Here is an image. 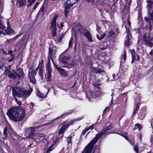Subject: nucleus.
Segmentation results:
<instances>
[{
  "label": "nucleus",
  "mask_w": 153,
  "mask_h": 153,
  "mask_svg": "<svg viewBox=\"0 0 153 153\" xmlns=\"http://www.w3.org/2000/svg\"><path fill=\"white\" fill-rule=\"evenodd\" d=\"M53 64L54 66L55 67V68L58 71V72L61 75L65 76H67V72L65 70L59 67H58L57 66L56 64H55L54 62H53Z\"/></svg>",
  "instance_id": "nucleus-15"
},
{
  "label": "nucleus",
  "mask_w": 153,
  "mask_h": 153,
  "mask_svg": "<svg viewBox=\"0 0 153 153\" xmlns=\"http://www.w3.org/2000/svg\"><path fill=\"white\" fill-rule=\"evenodd\" d=\"M126 51L124 50L123 51V54L122 55V57L124 59L125 61L126 60Z\"/></svg>",
  "instance_id": "nucleus-34"
},
{
  "label": "nucleus",
  "mask_w": 153,
  "mask_h": 153,
  "mask_svg": "<svg viewBox=\"0 0 153 153\" xmlns=\"http://www.w3.org/2000/svg\"><path fill=\"white\" fill-rule=\"evenodd\" d=\"M78 0H67L65 4V9L64 14L65 17H67L68 9L71 7L72 5L76 3Z\"/></svg>",
  "instance_id": "nucleus-10"
},
{
  "label": "nucleus",
  "mask_w": 153,
  "mask_h": 153,
  "mask_svg": "<svg viewBox=\"0 0 153 153\" xmlns=\"http://www.w3.org/2000/svg\"><path fill=\"white\" fill-rule=\"evenodd\" d=\"M128 23L130 27H131V22L129 20H128Z\"/></svg>",
  "instance_id": "nucleus-57"
},
{
  "label": "nucleus",
  "mask_w": 153,
  "mask_h": 153,
  "mask_svg": "<svg viewBox=\"0 0 153 153\" xmlns=\"http://www.w3.org/2000/svg\"><path fill=\"white\" fill-rule=\"evenodd\" d=\"M61 62L63 64H67L68 63V62H67V61L64 60L63 58L61 60Z\"/></svg>",
  "instance_id": "nucleus-47"
},
{
  "label": "nucleus",
  "mask_w": 153,
  "mask_h": 153,
  "mask_svg": "<svg viewBox=\"0 0 153 153\" xmlns=\"http://www.w3.org/2000/svg\"><path fill=\"white\" fill-rule=\"evenodd\" d=\"M86 131H85V130H84L82 132V134H81V136H84L85 134V133H86Z\"/></svg>",
  "instance_id": "nucleus-53"
},
{
  "label": "nucleus",
  "mask_w": 153,
  "mask_h": 153,
  "mask_svg": "<svg viewBox=\"0 0 153 153\" xmlns=\"http://www.w3.org/2000/svg\"><path fill=\"white\" fill-rule=\"evenodd\" d=\"M17 73L14 72L11 73L10 71V68H6L5 72L4 74H8L9 78L13 79L14 84L17 85L20 83L21 78H23L24 76V73L22 69L20 68L18 69Z\"/></svg>",
  "instance_id": "nucleus-3"
},
{
  "label": "nucleus",
  "mask_w": 153,
  "mask_h": 153,
  "mask_svg": "<svg viewBox=\"0 0 153 153\" xmlns=\"http://www.w3.org/2000/svg\"><path fill=\"white\" fill-rule=\"evenodd\" d=\"M36 0H28V1L29 3V5H31Z\"/></svg>",
  "instance_id": "nucleus-40"
},
{
  "label": "nucleus",
  "mask_w": 153,
  "mask_h": 153,
  "mask_svg": "<svg viewBox=\"0 0 153 153\" xmlns=\"http://www.w3.org/2000/svg\"><path fill=\"white\" fill-rule=\"evenodd\" d=\"M131 38L127 39L125 40V44L127 46H129L130 45V39Z\"/></svg>",
  "instance_id": "nucleus-31"
},
{
  "label": "nucleus",
  "mask_w": 153,
  "mask_h": 153,
  "mask_svg": "<svg viewBox=\"0 0 153 153\" xmlns=\"http://www.w3.org/2000/svg\"><path fill=\"white\" fill-rule=\"evenodd\" d=\"M38 126L37 127H30L29 128H28L27 130V131L29 132V133H30L29 134V136L30 137H33V134H34V133L36 129L38 128H39L41 126Z\"/></svg>",
  "instance_id": "nucleus-16"
},
{
  "label": "nucleus",
  "mask_w": 153,
  "mask_h": 153,
  "mask_svg": "<svg viewBox=\"0 0 153 153\" xmlns=\"http://www.w3.org/2000/svg\"><path fill=\"white\" fill-rule=\"evenodd\" d=\"M13 0H12L13 1ZM16 4L18 6L21 7L25 5L26 4V1L25 0H16Z\"/></svg>",
  "instance_id": "nucleus-20"
},
{
  "label": "nucleus",
  "mask_w": 153,
  "mask_h": 153,
  "mask_svg": "<svg viewBox=\"0 0 153 153\" xmlns=\"http://www.w3.org/2000/svg\"><path fill=\"white\" fill-rule=\"evenodd\" d=\"M82 118H76L74 120H71L67 124L65 122L64 123L62 124V126L61 128L59 130L58 134L59 135L63 134L65 131L66 129L69 126L73 124L74 122L79 120H81Z\"/></svg>",
  "instance_id": "nucleus-8"
},
{
  "label": "nucleus",
  "mask_w": 153,
  "mask_h": 153,
  "mask_svg": "<svg viewBox=\"0 0 153 153\" xmlns=\"http://www.w3.org/2000/svg\"><path fill=\"white\" fill-rule=\"evenodd\" d=\"M94 125H92L88 127L89 130L91 129L92 130L93 129Z\"/></svg>",
  "instance_id": "nucleus-51"
},
{
  "label": "nucleus",
  "mask_w": 153,
  "mask_h": 153,
  "mask_svg": "<svg viewBox=\"0 0 153 153\" xmlns=\"http://www.w3.org/2000/svg\"><path fill=\"white\" fill-rule=\"evenodd\" d=\"M147 14L151 20V21H149V29H151L152 25H153V9L148 10Z\"/></svg>",
  "instance_id": "nucleus-13"
},
{
  "label": "nucleus",
  "mask_w": 153,
  "mask_h": 153,
  "mask_svg": "<svg viewBox=\"0 0 153 153\" xmlns=\"http://www.w3.org/2000/svg\"><path fill=\"white\" fill-rule=\"evenodd\" d=\"M64 34L62 33L61 35L57 38V39H56V42H60L64 37Z\"/></svg>",
  "instance_id": "nucleus-26"
},
{
  "label": "nucleus",
  "mask_w": 153,
  "mask_h": 153,
  "mask_svg": "<svg viewBox=\"0 0 153 153\" xmlns=\"http://www.w3.org/2000/svg\"><path fill=\"white\" fill-rule=\"evenodd\" d=\"M104 93L100 91H97L93 93L92 96L93 97L97 98V97H100L103 95Z\"/></svg>",
  "instance_id": "nucleus-18"
},
{
  "label": "nucleus",
  "mask_w": 153,
  "mask_h": 153,
  "mask_svg": "<svg viewBox=\"0 0 153 153\" xmlns=\"http://www.w3.org/2000/svg\"><path fill=\"white\" fill-rule=\"evenodd\" d=\"M58 16L57 15L55 14L53 16L50 23L51 25L50 27V30H51V34L52 36L53 37H55L56 35V33L57 30L56 20Z\"/></svg>",
  "instance_id": "nucleus-7"
},
{
  "label": "nucleus",
  "mask_w": 153,
  "mask_h": 153,
  "mask_svg": "<svg viewBox=\"0 0 153 153\" xmlns=\"http://www.w3.org/2000/svg\"><path fill=\"white\" fill-rule=\"evenodd\" d=\"M97 39H98L100 40V38L99 37V36H98V34H97Z\"/></svg>",
  "instance_id": "nucleus-64"
},
{
  "label": "nucleus",
  "mask_w": 153,
  "mask_h": 153,
  "mask_svg": "<svg viewBox=\"0 0 153 153\" xmlns=\"http://www.w3.org/2000/svg\"><path fill=\"white\" fill-rule=\"evenodd\" d=\"M71 62L69 63L71 65H74L76 64L75 61L74 60L71 59Z\"/></svg>",
  "instance_id": "nucleus-39"
},
{
  "label": "nucleus",
  "mask_w": 153,
  "mask_h": 153,
  "mask_svg": "<svg viewBox=\"0 0 153 153\" xmlns=\"http://www.w3.org/2000/svg\"><path fill=\"white\" fill-rule=\"evenodd\" d=\"M10 119L15 122L21 120L25 114V109L22 107H14L9 109L7 113Z\"/></svg>",
  "instance_id": "nucleus-1"
},
{
  "label": "nucleus",
  "mask_w": 153,
  "mask_h": 153,
  "mask_svg": "<svg viewBox=\"0 0 153 153\" xmlns=\"http://www.w3.org/2000/svg\"><path fill=\"white\" fill-rule=\"evenodd\" d=\"M0 52L1 53L3 54H7V53H6L5 51L4 50V49L2 48H1L0 50Z\"/></svg>",
  "instance_id": "nucleus-41"
},
{
  "label": "nucleus",
  "mask_w": 153,
  "mask_h": 153,
  "mask_svg": "<svg viewBox=\"0 0 153 153\" xmlns=\"http://www.w3.org/2000/svg\"><path fill=\"white\" fill-rule=\"evenodd\" d=\"M1 18L0 17V28L2 29H3L4 28L5 26L3 24L1 23Z\"/></svg>",
  "instance_id": "nucleus-33"
},
{
  "label": "nucleus",
  "mask_w": 153,
  "mask_h": 153,
  "mask_svg": "<svg viewBox=\"0 0 153 153\" xmlns=\"http://www.w3.org/2000/svg\"><path fill=\"white\" fill-rule=\"evenodd\" d=\"M32 138L35 140L36 142L39 143L42 140L45 139V136L42 133H36L33 135Z\"/></svg>",
  "instance_id": "nucleus-11"
},
{
  "label": "nucleus",
  "mask_w": 153,
  "mask_h": 153,
  "mask_svg": "<svg viewBox=\"0 0 153 153\" xmlns=\"http://www.w3.org/2000/svg\"><path fill=\"white\" fill-rule=\"evenodd\" d=\"M105 34H104L102 35H101V37L100 38V40H101L103 38H104L105 36Z\"/></svg>",
  "instance_id": "nucleus-49"
},
{
  "label": "nucleus",
  "mask_w": 153,
  "mask_h": 153,
  "mask_svg": "<svg viewBox=\"0 0 153 153\" xmlns=\"http://www.w3.org/2000/svg\"><path fill=\"white\" fill-rule=\"evenodd\" d=\"M39 75L40 76L41 79L42 80L43 79V70L42 68L41 67H39Z\"/></svg>",
  "instance_id": "nucleus-25"
},
{
  "label": "nucleus",
  "mask_w": 153,
  "mask_h": 153,
  "mask_svg": "<svg viewBox=\"0 0 153 153\" xmlns=\"http://www.w3.org/2000/svg\"><path fill=\"white\" fill-rule=\"evenodd\" d=\"M139 118L140 120H142L145 116V114L141 112L139 113L138 114Z\"/></svg>",
  "instance_id": "nucleus-27"
},
{
  "label": "nucleus",
  "mask_w": 153,
  "mask_h": 153,
  "mask_svg": "<svg viewBox=\"0 0 153 153\" xmlns=\"http://www.w3.org/2000/svg\"><path fill=\"white\" fill-rule=\"evenodd\" d=\"M13 53V51L12 50H10L8 51V53L9 54H11Z\"/></svg>",
  "instance_id": "nucleus-59"
},
{
  "label": "nucleus",
  "mask_w": 153,
  "mask_h": 153,
  "mask_svg": "<svg viewBox=\"0 0 153 153\" xmlns=\"http://www.w3.org/2000/svg\"><path fill=\"white\" fill-rule=\"evenodd\" d=\"M77 28L78 30L86 37L88 41L91 42L93 41L91 34L88 30L80 24H78Z\"/></svg>",
  "instance_id": "nucleus-5"
},
{
  "label": "nucleus",
  "mask_w": 153,
  "mask_h": 153,
  "mask_svg": "<svg viewBox=\"0 0 153 153\" xmlns=\"http://www.w3.org/2000/svg\"><path fill=\"white\" fill-rule=\"evenodd\" d=\"M88 2H91L96 5H102V3H106L105 1H102V0H85Z\"/></svg>",
  "instance_id": "nucleus-17"
},
{
  "label": "nucleus",
  "mask_w": 153,
  "mask_h": 153,
  "mask_svg": "<svg viewBox=\"0 0 153 153\" xmlns=\"http://www.w3.org/2000/svg\"><path fill=\"white\" fill-rule=\"evenodd\" d=\"M7 131V128L6 127H5L4 129V131L3 134L5 135L6 134V133Z\"/></svg>",
  "instance_id": "nucleus-50"
},
{
  "label": "nucleus",
  "mask_w": 153,
  "mask_h": 153,
  "mask_svg": "<svg viewBox=\"0 0 153 153\" xmlns=\"http://www.w3.org/2000/svg\"><path fill=\"white\" fill-rule=\"evenodd\" d=\"M37 95L39 97L41 98H45L46 97V95H44L42 93L38 91L37 92Z\"/></svg>",
  "instance_id": "nucleus-29"
},
{
  "label": "nucleus",
  "mask_w": 153,
  "mask_h": 153,
  "mask_svg": "<svg viewBox=\"0 0 153 153\" xmlns=\"http://www.w3.org/2000/svg\"><path fill=\"white\" fill-rule=\"evenodd\" d=\"M3 7V0H0V9L2 10Z\"/></svg>",
  "instance_id": "nucleus-36"
},
{
  "label": "nucleus",
  "mask_w": 153,
  "mask_h": 153,
  "mask_svg": "<svg viewBox=\"0 0 153 153\" xmlns=\"http://www.w3.org/2000/svg\"><path fill=\"white\" fill-rule=\"evenodd\" d=\"M36 75V72L34 70H33L31 72H28V76L30 78V82L33 84L36 83V79L35 76Z\"/></svg>",
  "instance_id": "nucleus-14"
},
{
  "label": "nucleus",
  "mask_w": 153,
  "mask_h": 153,
  "mask_svg": "<svg viewBox=\"0 0 153 153\" xmlns=\"http://www.w3.org/2000/svg\"><path fill=\"white\" fill-rule=\"evenodd\" d=\"M72 137L71 136H70L67 137V143L68 144L71 143V138Z\"/></svg>",
  "instance_id": "nucleus-35"
},
{
  "label": "nucleus",
  "mask_w": 153,
  "mask_h": 153,
  "mask_svg": "<svg viewBox=\"0 0 153 153\" xmlns=\"http://www.w3.org/2000/svg\"><path fill=\"white\" fill-rule=\"evenodd\" d=\"M14 59V56L13 55V57H12V59H9V62H11V61H12V60L13 59Z\"/></svg>",
  "instance_id": "nucleus-56"
},
{
  "label": "nucleus",
  "mask_w": 153,
  "mask_h": 153,
  "mask_svg": "<svg viewBox=\"0 0 153 153\" xmlns=\"http://www.w3.org/2000/svg\"><path fill=\"white\" fill-rule=\"evenodd\" d=\"M51 88H49L48 90V92H47V93L46 94V95L48 94V93L49 92V91H50L51 89Z\"/></svg>",
  "instance_id": "nucleus-62"
},
{
  "label": "nucleus",
  "mask_w": 153,
  "mask_h": 153,
  "mask_svg": "<svg viewBox=\"0 0 153 153\" xmlns=\"http://www.w3.org/2000/svg\"><path fill=\"white\" fill-rule=\"evenodd\" d=\"M63 26V25L61 23L60 25V27L62 28Z\"/></svg>",
  "instance_id": "nucleus-63"
},
{
  "label": "nucleus",
  "mask_w": 153,
  "mask_h": 153,
  "mask_svg": "<svg viewBox=\"0 0 153 153\" xmlns=\"http://www.w3.org/2000/svg\"><path fill=\"white\" fill-rule=\"evenodd\" d=\"M126 33L127 34L126 38H131V35L130 33V30L129 29L128 27L127 28L126 27Z\"/></svg>",
  "instance_id": "nucleus-23"
},
{
  "label": "nucleus",
  "mask_w": 153,
  "mask_h": 153,
  "mask_svg": "<svg viewBox=\"0 0 153 153\" xmlns=\"http://www.w3.org/2000/svg\"><path fill=\"white\" fill-rule=\"evenodd\" d=\"M63 59L65 60L68 61L70 59V58L69 56H64L63 57Z\"/></svg>",
  "instance_id": "nucleus-46"
},
{
  "label": "nucleus",
  "mask_w": 153,
  "mask_h": 153,
  "mask_svg": "<svg viewBox=\"0 0 153 153\" xmlns=\"http://www.w3.org/2000/svg\"><path fill=\"white\" fill-rule=\"evenodd\" d=\"M39 2H37L35 4V5L34 6V7H33V9L34 10H35L36 9V8L37 7V6L39 5Z\"/></svg>",
  "instance_id": "nucleus-45"
},
{
  "label": "nucleus",
  "mask_w": 153,
  "mask_h": 153,
  "mask_svg": "<svg viewBox=\"0 0 153 153\" xmlns=\"http://www.w3.org/2000/svg\"><path fill=\"white\" fill-rule=\"evenodd\" d=\"M153 50H152L150 52L149 54L151 55H152L153 54Z\"/></svg>",
  "instance_id": "nucleus-60"
},
{
  "label": "nucleus",
  "mask_w": 153,
  "mask_h": 153,
  "mask_svg": "<svg viewBox=\"0 0 153 153\" xmlns=\"http://www.w3.org/2000/svg\"><path fill=\"white\" fill-rule=\"evenodd\" d=\"M73 41V38H71V39H70L69 42V44H68L69 47H71V46L72 45V42Z\"/></svg>",
  "instance_id": "nucleus-38"
},
{
  "label": "nucleus",
  "mask_w": 153,
  "mask_h": 153,
  "mask_svg": "<svg viewBox=\"0 0 153 153\" xmlns=\"http://www.w3.org/2000/svg\"><path fill=\"white\" fill-rule=\"evenodd\" d=\"M56 50H53L51 48H49L48 62L46 65V80L48 82H50L51 81L52 72V70L50 64L51 59L53 63V62H54L53 60V58L56 57L55 56L56 54Z\"/></svg>",
  "instance_id": "nucleus-2"
},
{
  "label": "nucleus",
  "mask_w": 153,
  "mask_h": 153,
  "mask_svg": "<svg viewBox=\"0 0 153 153\" xmlns=\"http://www.w3.org/2000/svg\"><path fill=\"white\" fill-rule=\"evenodd\" d=\"M12 40V39H7V41L9 43L11 42Z\"/></svg>",
  "instance_id": "nucleus-61"
},
{
  "label": "nucleus",
  "mask_w": 153,
  "mask_h": 153,
  "mask_svg": "<svg viewBox=\"0 0 153 153\" xmlns=\"http://www.w3.org/2000/svg\"><path fill=\"white\" fill-rule=\"evenodd\" d=\"M138 128V130L140 131L142 128V126L141 125H140L139 123H137L135 126L134 130L136 129L137 128Z\"/></svg>",
  "instance_id": "nucleus-28"
},
{
  "label": "nucleus",
  "mask_w": 153,
  "mask_h": 153,
  "mask_svg": "<svg viewBox=\"0 0 153 153\" xmlns=\"http://www.w3.org/2000/svg\"><path fill=\"white\" fill-rule=\"evenodd\" d=\"M100 28L99 26H97V30L98 32V30H100Z\"/></svg>",
  "instance_id": "nucleus-55"
},
{
  "label": "nucleus",
  "mask_w": 153,
  "mask_h": 153,
  "mask_svg": "<svg viewBox=\"0 0 153 153\" xmlns=\"http://www.w3.org/2000/svg\"><path fill=\"white\" fill-rule=\"evenodd\" d=\"M140 105V103H138L137 104L135 105V109H134L133 113V116H134L137 113V111L138 110L139 107Z\"/></svg>",
  "instance_id": "nucleus-22"
},
{
  "label": "nucleus",
  "mask_w": 153,
  "mask_h": 153,
  "mask_svg": "<svg viewBox=\"0 0 153 153\" xmlns=\"http://www.w3.org/2000/svg\"><path fill=\"white\" fill-rule=\"evenodd\" d=\"M63 115H64V114H62L60 116H59V117L56 118V119H54L53 121H51V122L54 121V120H56L58 119H59V118H60Z\"/></svg>",
  "instance_id": "nucleus-52"
},
{
  "label": "nucleus",
  "mask_w": 153,
  "mask_h": 153,
  "mask_svg": "<svg viewBox=\"0 0 153 153\" xmlns=\"http://www.w3.org/2000/svg\"><path fill=\"white\" fill-rule=\"evenodd\" d=\"M94 143H92L90 142L85 147L84 150L82 151V153H91L93 147L94 145ZM92 153H95V151L94 150Z\"/></svg>",
  "instance_id": "nucleus-12"
},
{
  "label": "nucleus",
  "mask_w": 153,
  "mask_h": 153,
  "mask_svg": "<svg viewBox=\"0 0 153 153\" xmlns=\"http://www.w3.org/2000/svg\"><path fill=\"white\" fill-rule=\"evenodd\" d=\"M106 128L104 129L103 130L101 131L100 133L97 134L94 139L91 140L90 142L92 143H94V144L96 143L98 140L100 139L103 135L107 133V131L111 129L112 128V124L108 123H107L105 125Z\"/></svg>",
  "instance_id": "nucleus-6"
},
{
  "label": "nucleus",
  "mask_w": 153,
  "mask_h": 153,
  "mask_svg": "<svg viewBox=\"0 0 153 153\" xmlns=\"http://www.w3.org/2000/svg\"><path fill=\"white\" fill-rule=\"evenodd\" d=\"M149 38H147L146 34H144L143 36V40L145 42V44L149 47H152L153 45V43L151 42L152 39H153V31H152V29H149Z\"/></svg>",
  "instance_id": "nucleus-9"
},
{
  "label": "nucleus",
  "mask_w": 153,
  "mask_h": 153,
  "mask_svg": "<svg viewBox=\"0 0 153 153\" xmlns=\"http://www.w3.org/2000/svg\"><path fill=\"white\" fill-rule=\"evenodd\" d=\"M95 73L101 74L102 73H105L104 71L102 69H100L99 68H97L95 69Z\"/></svg>",
  "instance_id": "nucleus-24"
},
{
  "label": "nucleus",
  "mask_w": 153,
  "mask_h": 153,
  "mask_svg": "<svg viewBox=\"0 0 153 153\" xmlns=\"http://www.w3.org/2000/svg\"><path fill=\"white\" fill-rule=\"evenodd\" d=\"M17 102V103L19 105H21L22 104L21 102L20 101H18V100H17V101H16Z\"/></svg>",
  "instance_id": "nucleus-54"
},
{
  "label": "nucleus",
  "mask_w": 153,
  "mask_h": 153,
  "mask_svg": "<svg viewBox=\"0 0 153 153\" xmlns=\"http://www.w3.org/2000/svg\"><path fill=\"white\" fill-rule=\"evenodd\" d=\"M146 2L147 3L146 8L148 10L152 9L153 1H152V0H148L146 1Z\"/></svg>",
  "instance_id": "nucleus-19"
},
{
  "label": "nucleus",
  "mask_w": 153,
  "mask_h": 153,
  "mask_svg": "<svg viewBox=\"0 0 153 153\" xmlns=\"http://www.w3.org/2000/svg\"><path fill=\"white\" fill-rule=\"evenodd\" d=\"M32 91V89L27 91L22 88L14 87L12 89V94L15 100L17 101V99L16 97L25 98L29 96Z\"/></svg>",
  "instance_id": "nucleus-4"
},
{
  "label": "nucleus",
  "mask_w": 153,
  "mask_h": 153,
  "mask_svg": "<svg viewBox=\"0 0 153 153\" xmlns=\"http://www.w3.org/2000/svg\"><path fill=\"white\" fill-rule=\"evenodd\" d=\"M44 8L43 6H42L40 9L38 13H43L44 12Z\"/></svg>",
  "instance_id": "nucleus-42"
},
{
  "label": "nucleus",
  "mask_w": 153,
  "mask_h": 153,
  "mask_svg": "<svg viewBox=\"0 0 153 153\" xmlns=\"http://www.w3.org/2000/svg\"><path fill=\"white\" fill-rule=\"evenodd\" d=\"M145 20V21L149 23V21H151L150 19H149V18L147 17H145L144 18Z\"/></svg>",
  "instance_id": "nucleus-48"
},
{
  "label": "nucleus",
  "mask_w": 153,
  "mask_h": 153,
  "mask_svg": "<svg viewBox=\"0 0 153 153\" xmlns=\"http://www.w3.org/2000/svg\"><path fill=\"white\" fill-rule=\"evenodd\" d=\"M23 33V31H21L19 33L17 34L16 36L13 38V39H16L18 38L19 37H20L21 36Z\"/></svg>",
  "instance_id": "nucleus-32"
},
{
  "label": "nucleus",
  "mask_w": 153,
  "mask_h": 153,
  "mask_svg": "<svg viewBox=\"0 0 153 153\" xmlns=\"http://www.w3.org/2000/svg\"><path fill=\"white\" fill-rule=\"evenodd\" d=\"M85 131H86V132H87V131H88L89 130V129L88 128H86L84 130Z\"/></svg>",
  "instance_id": "nucleus-58"
},
{
  "label": "nucleus",
  "mask_w": 153,
  "mask_h": 153,
  "mask_svg": "<svg viewBox=\"0 0 153 153\" xmlns=\"http://www.w3.org/2000/svg\"><path fill=\"white\" fill-rule=\"evenodd\" d=\"M7 28L6 32L7 34L10 35L13 33V31L11 29L10 24L8 22H7Z\"/></svg>",
  "instance_id": "nucleus-21"
},
{
  "label": "nucleus",
  "mask_w": 153,
  "mask_h": 153,
  "mask_svg": "<svg viewBox=\"0 0 153 153\" xmlns=\"http://www.w3.org/2000/svg\"><path fill=\"white\" fill-rule=\"evenodd\" d=\"M39 66L40 65V66L39 67H41L42 68L43 65H44V63H43V59H42L41 61V62L39 63Z\"/></svg>",
  "instance_id": "nucleus-43"
},
{
  "label": "nucleus",
  "mask_w": 153,
  "mask_h": 153,
  "mask_svg": "<svg viewBox=\"0 0 153 153\" xmlns=\"http://www.w3.org/2000/svg\"><path fill=\"white\" fill-rule=\"evenodd\" d=\"M133 52H132V51H131V53L132 55V59H133L134 58H135V52L134 51V50L133 51Z\"/></svg>",
  "instance_id": "nucleus-44"
},
{
  "label": "nucleus",
  "mask_w": 153,
  "mask_h": 153,
  "mask_svg": "<svg viewBox=\"0 0 153 153\" xmlns=\"http://www.w3.org/2000/svg\"><path fill=\"white\" fill-rule=\"evenodd\" d=\"M138 147L136 145L135 147L134 148V150L135 152H136V153H138Z\"/></svg>",
  "instance_id": "nucleus-37"
},
{
  "label": "nucleus",
  "mask_w": 153,
  "mask_h": 153,
  "mask_svg": "<svg viewBox=\"0 0 153 153\" xmlns=\"http://www.w3.org/2000/svg\"><path fill=\"white\" fill-rule=\"evenodd\" d=\"M120 135L121 136H123V137L125 138L127 140L128 142H129L131 145H133V143H132L130 142L129 141L128 138L126 136V135L122 133H121L120 134Z\"/></svg>",
  "instance_id": "nucleus-30"
}]
</instances>
